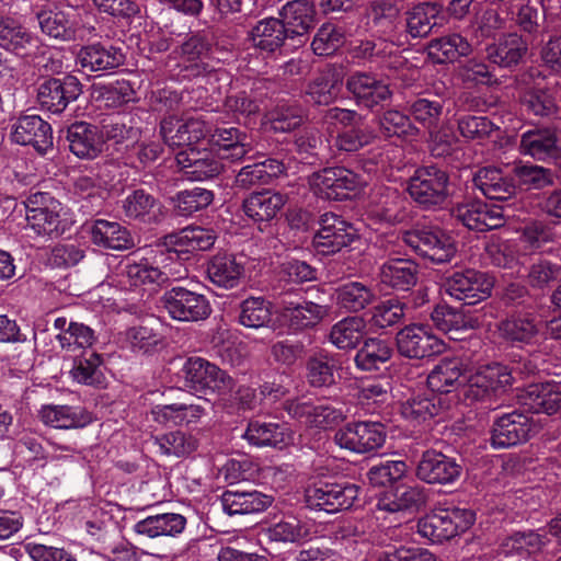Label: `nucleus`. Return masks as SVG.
Returning a JSON list of instances; mask_svg holds the SVG:
<instances>
[{"instance_id": "obj_1", "label": "nucleus", "mask_w": 561, "mask_h": 561, "mask_svg": "<svg viewBox=\"0 0 561 561\" xmlns=\"http://www.w3.org/2000/svg\"><path fill=\"white\" fill-rule=\"evenodd\" d=\"M25 207L27 225L38 236L58 237L75 222L69 208L48 193H32Z\"/></svg>"}, {"instance_id": "obj_2", "label": "nucleus", "mask_w": 561, "mask_h": 561, "mask_svg": "<svg viewBox=\"0 0 561 561\" xmlns=\"http://www.w3.org/2000/svg\"><path fill=\"white\" fill-rule=\"evenodd\" d=\"M474 522V513L467 508H435L417 522V533L432 543H442L465 533Z\"/></svg>"}, {"instance_id": "obj_3", "label": "nucleus", "mask_w": 561, "mask_h": 561, "mask_svg": "<svg viewBox=\"0 0 561 561\" xmlns=\"http://www.w3.org/2000/svg\"><path fill=\"white\" fill-rule=\"evenodd\" d=\"M184 385L196 393L226 396L234 388V380L225 370L202 357H190L182 367Z\"/></svg>"}, {"instance_id": "obj_4", "label": "nucleus", "mask_w": 561, "mask_h": 561, "mask_svg": "<svg viewBox=\"0 0 561 561\" xmlns=\"http://www.w3.org/2000/svg\"><path fill=\"white\" fill-rule=\"evenodd\" d=\"M465 381V400L469 403L482 402L508 387L512 383V374L505 365L492 363L479 366L473 373L466 375Z\"/></svg>"}, {"instance_id": "obj_5", "label": "nucleus", "mask_w": 561, "mask_h": 561, "mask_svg": "<svg viewBox=\"0 0 561 561\" xmlns=\"http://www.w3.org/2000/svg\"><path fill=\"white\" fill-rule=\"evenodd\" d=\"M403 242L420 255L440 264L451 260L456 245L450 236L437 227H420L407 231Z\"/></svg>"}, {"instance_id": "obj_6", "label": "nucleus", "mask_w": 561, "mask_h": 561, "mask_svg": "<svg viewBox=\"0 0 561 561\" xmlns=\"http://www.w3.org/2000/svg\"><path fill=\"white\" fill-rule=\"evenodd\" d=\"M334 440L341 448L355 454H366L385 444L386 431L379 422H351L335 433Z\"/></svg>"}, {"instance_id": "obj_7", "label": "nucleus", "mask_w": 561, "mask_h": 561, "mask_svg": "<svg viewBox=\"0 0 561 561\" xmlns=\"http://www.w3.org/2000/svg\"><path fill=\"white\" fill-rule=\"evenodd\" d=\"M162 304L172 319L182 322L202 321L211 313L210 304L204 295L180 286L167 290Z\"/></svg>"}, {"instance_id": "obj_8", "label": "nucleus", "mask_w": 561, "mask_h": 561, "mask_svg": "<svg viewBox=\"0 0 561 561\" xmlns=\"http://www.w3.org/2000/svg\"><path fill=\"white\" fill-rule=\"evenodd\" d=\"M358 486L353 483H318L306 490V503L311 510L334 514L353 506Z\"/></svg>"}, {"instance_id": "obj_9", "label": "nucleus", "mask_w": 561, "mask_h": 561, "mask_svg": "<svg viewBox=\"0 0 561 561\" xmlns=\"http://www.w3.org/2000/svg\"><path fill=\"white\" fill-rule=\"evenodd\" d=\"M357 174L345 168H327L309 178L311 191L323 199L340 201L360 185Z\"/></svg>"}, {"instance_id": "obj_10", "label": "nucleus", "mask_w": 561, "mask_h": 561, "mask_svg": "<svg viewBox=\"0 0 561 561\" xmlns=\"http://www.w3.org/2000/svg\"><path fill=\"white\" fill-rule=\"evenodd\" d=\"M176 163L184 175L191 181H205L217 176L224 165L222 158L214 148L195 147L185 148L176 154Z\"/></svg>"}, {"instance_id": "obj_11", "label": "nucleus", "mask_w": 561, "mask_h": 561, "mask_svg": "<svg viewBox=\"0 0 561 561\" xmlns=\"http://www.w3.org/2000/svg\"><path fill=\"white\" fill-rule=\"evenodd\" d=\"M357 237L356 229L341 216L325 213L313 237V247L322 254H332L348 247Z\"/></svg>"}, {"instance_id": "obj_12", "label": "nucleus", "mask_w": 561, "mask_h": 561, "mask_svg": "<svg viewBox=\"0 0 561 561\" xmlns=\"http://www.w3.org/2000/svg\"><path fill=\"white\" fill-rule=\"evenodd\" d=\"M447 294L466 305H476L491 296L493 279L476 270L455 272L446 280Z\"/></svg>"}, {"instance_id": "obj_13", "label": "nucleus", "mask_w": 561, "mask_h": 561, "mask_svg": "<svg viewBox=\"0 0 561 561\" xmlns=\"http://www.w3.org/2000/svg\"><path fill=\"white\" fill-rule=\"evenodd\" d=\"M448 178L436 167L419 168L410 179L408 191L411 197L424 206L438 205L446 198Z\"/></svg>"}, {"instance_id": "obj_14", "label": "nucleus", "mask_w": 561, "mask_h": 561, "mask_svg": "<svg viewBox=\"0 0 561 561\" xmlns=\"http://www.w3.org/2000/svg\"><path fill=\"white\" fill-rule=\"evenodd\" d=\"M399 353L408 358L422 359L444 352L445 344L426 327L412 324L397 333Z\"/></svg>"}, {"instance_id": "obj_15", "label": "nucleus", "mask_w": 561, "mask_h": 561, "mask_svg": "<svg viewBox=\"0 0 561 561\" xmlns=\"http://www.w3.org/2000/svg\"><path fill=\"white\" fill-rule=\"evenodd\" d=\"M160 133L170 147H195L208 133L207 125L201 116L165 117L160 124Z\"/></svg>"}, {"instance_id": "obj_16", "label": "nucleus", "mask_w": 561, "mask_h": 561, "mask_svg": "<svg viewBox=\"0 0 561 561\" xmlns=\"http://www.w3.org/2000/svg\"><path fill=\"white\" fill-rule=\"evenodd\" d=\"M37 20L43 33L61 41L83 38L81 16L77 9L70 5L55 8L38 13Z\"/></svg>"}, {"instance_id": "obj_17", "label": "nucleus", "mask_w": 561, "mask_h": 561, "mask_svg": "<svg viewBox=\"0 0 561 561\" xmlns=\"http://www.w3.org/2000/svg\"><path fill=\"white\" fill-rule=\"evenodd\" d=\"M10 138L18 145L32 146L43 154L53 148L50 125L35 114L23 115L12 122Z\"/></svg>"}, {"instance_id": "obj_18", "label": "nucleus", "mask_w": 561, "mask_h": 561, "mask_svg": "<svg viewBox=\"0 0 561 561\" xmlns=\"http://www.w3.org/2000/svg\"><path fill=\"white\" fill-rule=\"evenodd\" d=\"M80 93L81 84L76 77L49 78L39 84L37 100L47 111L61 113Z\"/></svg>"}, {"instance_id": "obj_19", "label": "nucleus", "mask_w": 561, "mask_h": 561, "mask_svg": "<svg viewBox=\"0 0 561 561\" xmlns=\"http://www.w3.org/2000/svg\"><path fill=\"white\" fill-rule=\"evenodd\" d=\"M245 263L243 255L218 253L207 264V276L214 285L233 289L245 278Z\"/></svg>"}, {"instance_id": "obj_20", "label": "nucleus", "mask_w": 561, "mask_h": 561, "mask_svg": "<svg viewBox=\"0 0 561 561\" xmlns=\"http://www.w3.org/2000/svg\"><path fill=\"white\" fill-rule=\"evenodd\" d=\"M533 430L529 417L519 412L500 416L493 424L491 445L494 448H508L524 443Z\"/></svg>"}, {"instance_id": "obj_21", "label": "nucleus", "mask_w": 561, "mask_h": 561, "mask_svg": "<svg viewBox=\"0 0 561 561\" xmlns=\"http://www.w3.org/2000/svg\"><path fill=\"white\" fill-rule=\"evenodd\" d=\"M416 474L427 483L449 484L460 477L461 466L454 458L431 449L423 453Z\"/></svg>"}, {"instance_id": "obj_22", "label": "nucleus", "mask_w": 561, "mask_h": 561, "mask_svg": "<svg viewBox=\"0 0 561 561\" xmlns=\"http://www.w3.org/2000/svg\"><path fill=\"white\" fill-rule=\"evenodd\" d=\"M505 210L500 205H489L476 201L461 205L456 210V217L470 230L486 231L500 228L504 224Z\"/></svg>"}, {"instance_id": "obj_23", "label": "nucleus", "mask_w": 561, "mask_h": 561, "mask_svg": "<svg viewBox=\"0 0 561 561\" xmlns=\"http://www.w3.org/2000/svg\"><path fill=\"white\" fill-rule=\"evenodd\" d=\"M346 88L354 95L358 104L369 108L388 100L391 95L386 82L364 72H356L350 76L346 81Z\"/></svg>"}, {"instance_id": "obj_24", "label": "nucleus", "mask_w": 561, "mask_h": 561, "mask_svg": "<svg viewBox=\"0 0 561 561\" xmlns=\"http://www.w3.org/2000/svg\"><path fill=\"white\" fill-rule=\"evenodd\" d=\"M329 307L310 300L285 302L279 311L280 320L293 330H301L320 323L329 316Z\"/></svg>"}, {"instance_id": "obj_25", "label": "nucleus", "mask_w": 561, "mask_h": 561, "mask_svg": "<svg viewBox=\"0 0 561 561\" xmlns=\"http://www.w3.org/2000/svg\"><path fill=\"white\" fill-rule=\"evenodd\" d=\"M285 409L293 417L306 419V423L316 428L327 430L337 425L345 417L344 413L331 405H311L298 400L287 401Z\"/></svg>"}, {"instance_id": "obj_26", "label": "nucleus", "mask_w": 561, "mask_h": 561, "mask_svg": "<svg viewBox=\"0 0 561 561\" xmlns=\"http://www.w3.org/2000/svg\"><path fill=\"white\" fill-rule=\"evenodd\" d=\"M403 199L397 190L378 186L369 195L367 214L369 217L389 224L402 220Z\"/></svg>"}, {"instance_id": "obj_27", "label": "nucleus", "mask_w": 561, "mask_h": 561, "mask_svg": "<svg viewBox=\"0 0 561 561\" xmlns=\"http://www.w3.org/2000/svg\"><path fill=\"white\" fill-rule=\"evenodd\" d=\"M216 238V233L210 229L186 227L178 232L165 236L163 243L170 252L178 254L191 253L209 250L214 245Z\"/></svg>"}, {"instance_id": "obj_28", "label": "nucleus", "mask_w": 561, "mask_h": 561, "mask_svg": "<svg viewBox=\"0 0 561 561\" xmlns=\"http://www.w3.org/2000/svg\"><path fill=\"white\" fill-rule=\"evenodd\" d=\"M124 61L121 49L113 46L92 44L82 47L77 55V64L85 72L110 71Z\"/></svg>"}, {"instance_id": "obj_29", "label": "nucleus", "mask_w": 561, "mask_h": 561, "mask_svg": "<svg viewBox=\"0 0 561 561\" xmlns=\"http://www.w3.org/2000/svg\"><path fill=\"white\" fill-rule=\"evenodd\" d=\"M466 367L459 357H444L427 376V385L433 391L451 392L465 382Z\"/></svg>"}, {"instance_id": "obj_30", "label": "nucleus", "mask_w": 561, "mask_h": 561, "mask_svg": "<svg viewBox=\"0 0 561 561\" xmlns=\"http://www.w3.org/2000/svg\"><path fill=\"white\" fill-rule=\"evenodd\" d=\"M0 46L20 57H30L39 47V41L12 19H0Z\"/></svg>"}, {"instance_id": "obj_31", "label": "nucleus", "mask_w": 561, "mask_h": 561, "mask_svg": "<svg viewBox=\"0 0 561 561\" xmlns=\"http://www.w3.org/2000/svg\"><path fill=\"white\" fill-rule=\"evenodd\" d=\"M186 526V518L178 513H163L147 516L134 524L133 530L148 538L176 537Z\"/></svg>"}, {"instance_id": "obj_32", "label": "nucleus", "mask_w": 561, "mask_h": 561, "mask_svg": "<svg viewBox=\"0 0 561 561\" xmlns=\"http://www.w3.org/2000/svg\"><path fill=\"white\" fill-rule=\"evenodd\" d=\"M523 404L534 413L554 414L561 408V389L557 382L529 385L523 396Z\"/></svg>"}, {"instance_id": "obj_33", "label": "nucleus", "mask_w": 561, "mask_h": 561, "mask_svg": "<svg viewBox=\"0 0 561 561\" xmlns=\"http://www.w3.org/2000/svg\"><path fill=\"white\" fill-rule=\"evenodd\" d=\"M70 151L79 158H95L103 148V136L98 127L80 122L67 131Z\"/></svg>"}, {"instance_id": "obj_34", "label": "nucleus", "mask_w": 561, "mask_h": 561, "mask_svg": "<svg viewBox=\"0 0 561 561\" xmlns=\"http://www.w3.org/2000/svg\"><path fill=\"white\" fill-rule=\"evenodd\" d=\"M288 202V196L280 192L263 190L252 193L243 202L244 213L256 221H268L276 217Z\"/></svg>"}, {"instance_id": "obj_35", "label": "nucleus", "mask_w": 561, "mask_h": 561, "mask_svg": "<svg viewBox=\"0 0 561 561\" xmlns=\"http://www.w3.org/2000/svg\"><path fill=\"white\" fill-rule=\"evenodd\" d=\"M249 444L256 447H279L293 442V433L286 425L272 422L251 421L243 434Z\"/></svg>"}, {"instance_id": "obj_36", "label": "nucleus", "mask_w": 561, "mask_h": 561, "mask_svg": "<svg viewBox=\"0 0 561 561\" xmlns=\"http://www.w3.org/2000/svg\"><path fill=\"white\" fill-rule=\"evenodd\" d=\"M280 21L289 36H302L309 32L316 22V11L309 0H293L283 5L279 11Z\"/></svg>"}, {"instance_id": "obj_37", "label": "nucleus", "mask_w": 561, "mask_h": 561, "mask_svg": "<svg viewBox=\"0 0 561 561\" xmlns=\"http://www.w3.org/2000/svg\"><path fill=\"white\" fill-rule=\"evenodd\" d=\"M289 37L284 23L276 18H266L259 21L249 32L252 46L267 53L279 49L285 39Z\"/></svg>"}, {"instance_id": "obj_38", "label": "nucleus", "mask_w": 561, "mask_h": 561, "mask_svg": "<svg viewBox=\"0 0 561 561\" xmlns=\"http://www.w3.org/2000/svg\"><path fill=\"white\" fill-rule=\"evenodd\" d=\"M273 499L259 491H226L221 496L224 511L229 515L254 514L271 506Z\"/></svg>"}, {"instance_id": "obj_39", "label": "nucleus", "mask_w": 561, "mask_h": 561, "mask_svg": "<svg viewBox=\"0 0 561 561\" xmlns=\"http://www.w3.org/2000/svg\"><path fill=\"white\" fill-rule=\"evenodd\" d=\"M497 329L500 335L512 343L531 344L540 339L538 324L530 313H514L501 321Z\"/></svg>"}, {"instance_id": "obj_40", "label": "nucleus", "mask_w": 561, "mask_h": 561, "mask_svg": "<svg viewBox=\"0 0 561 561\" xmlns=\"http://www.w3.org/2000/svg\"><path fill=\"white\" fill-rule=\"evenodd\" d=\"M417 266L407 259L387 260L379 268L380 283L400 290H409L416 284Z\"/></svg>"}, {"instance_id": "obj_41", "label": "nucleus", "mask_w": 561, "mask_h": 561, "mask_svg": "<svg viewBox=\"0 0 561 561\" xmlns=\"http://www.w3.org/2000/svg\"><path fill=\"white\" fill-rule=\"evenodd\" d=\"M42 421L51 427L70 430L89 425L92 415L81 407L47 405L41 410Z\"/></svg>"}, {"instance_id": "obj_42", "label": "nucleus", "mask_w": 561, "mask_h": 561, "mask_svg": "<svg viewBox=\"0 0 561 561\" xmlns=\"http://www.w3.org/2000/svg\"><path fill=\"white\" fill-rule=\"evenodd\" d=\"M210 147L224 160L239 161L252 148L247 141V136L234 127L217 128L211 135Z\"/></svg>"}, {"instance_id": "obj_43", "label": "nucleus", "mask_w": 561, "mask_h": 561, "mask_svg": "<svg viewBox=\"0 0 561 561\" xmlns=\"http://www.w3.org/2000/svg\"><path fill=\"white\" fill-rule=\"evenodd\" d=\"M91 240L94 244L112 250H124L133 245L129 232L116 221L95 220L90 227Z\"/></svg>"}, {"instance_id": "obj_44", "label": "nucleus", "mask_w": 561, "mask_h": 561, "mask_svg": "<svg viewBox=\"0 0 561 561\" xmlns=\"http://www.w3.org/2000/svg\"><path fill=\"white\" fill-rule=\"evenodd\" d=\"M473 183L489 199L505 201L515 193V185L496 168L479 170Z\"/></svg>"}, {"instance_id": "obj_45", "label": "nucleus", "mask_w": 561, "mask_h": 561, "mask_svg": "<svg viewBox=\"0 0 561 561\" xmlns=\"http://www.w3.org/2000/svg\"><path fill=\"white\" fill-rule=\"evenodd\" d=\"M333 297L340 308L357 312L369 306L376 299V294L368 285L353 280L340 285Z\"/></svg>"}, {"instance_id": "obj_46", "label": "nucleus", "mask_w": 561, "mask_h": 561, "mask_svg": "<svg viewBox=\"0 0 561 561\" xmlns=\"http://www.w3.org/2000/svg\"><path fill=\"white\" fill-rule=\"evenodd\" d=\"M520 152L537 160L554 157L558 151V140L550 129H530L520 138Z\"/></svg>"}, {"instance_id": "obj_47", "label": "nucleus", "mask_w": 561, "mask_h": 561, "mask_svg": "<svg viewBox=\"0 0 561 561\" xmlns=\"http://www.w3.org/2000/svg\"><path fill=\"white\" fill-rule=\"evenodd\" d=\"M527 50V43L517 34H508L497 44L488 47V58L501 67L519 62Z\"/></svg>"}, {"instance_id": "obj_48", "label": "nucleus", "mask_w": 561, "mask_h": 561, "mask_svg": "<svg viewBox=\"0 0 561 561\" xmlns=\"http://www.w3.org/2000/svg\"><path fill=\"white\" fill-rule=\"evenodd\" d=\"M440 7L436 3L423 2L407 12V32L412 37H424L437 25Z\"/></svg>"}, {"instance_id": "obj_49", "label": "nucleus", "mask_w": 561, "mask_h": 561, "mask_svg": "<svg viewBox=\"0 0 561 561\" xmlns=\"http://www.w3.org/2000/svg\"><path fill=\"white\" fill-rule=\"evenodd\" d=\"M366 323L360 317H346L330 331V341L341 350L355 348L365 334Z\"/></svg>"}, {"instance_id": "obj_50", "label": "nucleus", "mask_w": 561, "mask_h": 561, "mask_svg": "<svg viewBox=\"0 0 561 561\" xmlns=\"http://www.w3.org/2000/svg\"><path fill=\"white\" fill-rule=\"evenodd\" d=\"M430 56L437 62L454 61L471 53L470 43L459 34H449L433 39L428 45Z\"/></svg>"}, {"instance_id": "obj_51", "label": "nucleus", "mask_w": 561, "mask_h": 561, "mask_svg": "<svg viewBox=\"0 0 561 561\" xmlns=\"http://www.w3.org/2000/svg\"><path fill=\"white\" fill-rule=\"evenodd\" d=\"M272 321V305L263 297H249L240 304L239 322L247 328L260 329Z\"/></svg>"}, {"instance_id": "obj_52", "label": "nucleus", "mask_w": 561, "mask_h": 561, "mask_svg": "<svg viewBox=\"0 0 561 561\" xmlns=\"http://www.w3.org/2000/svg\"><path fill=\"white\" fill-rule=\"evenodd\" d=\"M442 407L439 398L433 393L413 394L401 405V414L412 422H422L437 415Z\"/></svg>"}, {"instance_id": "obj_53", "label": "nucleus", "mask_w": 561, "mask_h": 561, "mask_svg": "<svg viewBox=\"0 0 561 561\" xmlns=\"http://www.w3.org/2000/svg\"><path fill=\"white\" fill-rule=\"evenodd\" d=\"M341 91V80L332 70H327L317 76L308 85L306 94L310 100L320 105L333 102Z\"/></svg>"}, {"instance_id": "obj_54", "label": "nucleus", "mask_w": 561, "mask_h": 561, "mask_svg": "<svg viewBox=\"0 0 561 561\" xmlns=\"http://www.w3.org/2000/svg\"><path fill=\"white\" fill-rule=\"evenodd\" d=\"M304 121V111L295 104H278L265 115L264 125L274 131L287 133Z\"/></svg>"}, {"instance_id": "obj_55", "label": "nucleus", "mask_w": 561, "mask_h": 561, "mask_svg": "<svg viewBox=\"0 0 561 561\" xmlns=\"http://www.w3.org/2000/svg\"><path fill=\"white\" fill-rule=\"evenodd\" d=\"M549 541L546 530L515 533L503 542L506 554L535 553L540 551Z\"/></svg>"}, {"instance_id": "obj_56", "label": "nucleus", "mask_w": 561, "mask_h": 561, "mask_svg": "<svg viewBox=\"0 0 561 561\" xmlns=\"http://www.w3.org/2000/svg\"><path fill=\"white\" fill-rule=\"evenodd\" d=\"M392 351L389 344L379 339H368L355 356L357 366L363 370H374L388 362Z\"/></svg>"}, {"instance_id": "obj_57", "label": "nucleus", "mask_w": 561, "mask_h": 561, "mask_svg": "<svg viewBox=\"0 0 561 561\" xmlns=\"http://www.w3.org/2000/svg\"><path fill=\"white\" fill-rule=\"evenodd\" d=\"M164 274L161 270L150 264L148 260H141L126 264L123 277L126 278L125 283L130 287H140L163 283Z\"/></svg>"}, {"instance_id": "obj_58", "label": "nucleus", "mask_w": 561, "mask_h": 561, "mask_svg": "<svg viewBox=\"0 0 561 561\" xmlns=\"http://www.w3.org/2000/svg\"><path fill=\"white\" fill-rule=\"evenodd\" d=\"M154 444L162 455L174 457L187 456L197 447V442L193 436L180 431L154 437Z\"/></svg>"}, {"instance_id": "obj_59", "label": "nucleus", "mask_w": 561, "mask_h": 561, "mask_svg": "<svg viewBox=\"0 0 561 561\" xmlns=\"http://www.w3.org/2000/svg\"><path fill=\"white\" fill-rule=\"evenodd\" d=\"M214 199L211 191L203 187H194L179 192L174 197V206L181 216H191L208 207Z\"/></svg>"}, {"instance_id": "obj_60", "label": "nucleus", "mask_w": 561, "mask_h": 561, "mask_svg": "<svg viewBox=\"0 0 561 561\" xmlns=\"http://www.w3.org/2000/svg\"><path fill=\"white\" fill-rule=\"evenodd\" d=\"M123 209L128 218H150L151 215H156V209H160V205L153 196L144 190H136L126 196L123 202Z\"/></svg>"}, {"instance_id": "obj_61", "label": "nucleus", "mask_w": 561, "mask_h": 561, "mask_svg": "<svg viewBox=\"0 0 561 561\" xmlns=\"http://www.w3.org/2000/svg\"><path fill=\"white\" fill-rule=\"evenodd\" d=\"M408 466L401 460H387L371 467L367 473L373 485L387 486L400 481L407 473Z\"/></svg>"}, {"instance_id": "obj_62", "label": "nucleus", "mask_w": 561, "mask_h": 561, "mask_svg": "<svg viewBox=\"0 0 561 561\" xmlns=\"http://www.w3.org/2000/svg\"><path fill=\"white\" fill-rule=\"evenodd\" d=\"M101 357L96 353H89L88 356L77 360L71 370L72 378L84 385H100L103 381L101 370Z\"/></svg>"}, {"instance_id": "obj_63", "label": "nucleus", "mask_w": 561, "mask_h": 561, "mask_svg": "<svg viewBox=\"0 0 561 561\" xmlns=\"http://www.w3.org/2000/svg\"><path fill=\"white\" fill-rule=\"evenodd\" d=\"M431 318L435 327L446 333L473 328L470 320H466L460 312L445 305L437 306L433 310Z\"/></svg>"}, {"instance_id": "obj_64", "label": "nucleus", "mask_w": 561, "mask_h": 561, "mask_svg": "<svg viewBox=\"0 0 561 561\" xmlns=\"http://www.w3.org/2000/svg\"><path fill=\"white\" fill-rule=\"evenodd\" d=\"M519 185L526 188H541L552 183L549 170L534 164H516L513 169Z\"/></svg>"}]
</instances>
